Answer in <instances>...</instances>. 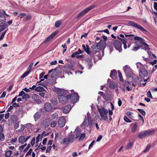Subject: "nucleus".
<instances>
[{
    "mask_svg": "<svg viewBox=\"0 0 157 157\" xmlns=\"http://www.w3.org/2000/svg\"><path fill=\"white\" fill-rule=\"evenodd\" d=\"M33 149L32 148L30 149L29 151L26 153L25 156H28L29 155L32 153Z\"/></svg>",
    "mask_w": 157,
    "mask_h": 157,
    "instance_id": "obj_56",
    "label": "nucleus"
},
{
    "mask_svg": "<svg viewBox=\"0 0 157 157\" xmlns=\"http://www.w3.org/2000/svg\"><path fill=\"white\" fill-rule=\"evenodd\" d=\"M4 18H2L1 17H0V24H5L6 21V17H5V19H4Z\"/></svg>",
    "mask_w": 157,
    "mask_h": 157,
    "instance_id": "obj_39",
    "label": "nucleus"
},
{
    "mask_svg": "<svg viewBox=\"0 0 157 157\" xmlns=\"http://www.w3.org/2000/svg\"><path fill=\"white\" fill-rule=\"evenodd\" d=\"M147 75V71L144 68L140 69L139 71L140 76L142 77H146Z\"/></svg>",
    "mask_w": 157,
    "mask_h": 157,
    "instance_id": "obj_14",
    "label": "nucleus"
},
{
    "mask_svg": "<svg viewBox=\"0 0 157 157\" xmlns=\"http://www.w3.org/2000/svg\"><path fill=\"white\" fill-rule=\"evenodd\" d=\"M6 31L3 32H2V34H1L0 37V40H2L4 36L5 35V34L6 33Z\"/></svg>",
    "mask_w": 157,
    "mask_h": 157,
    "instance_id": "obj_51",
    "label": "nucleus"
},
{
    "mask_svg": "<svg viewBox=\"0 0 157 157\" xmlns=\"http://www.w3.org/2000/svg\"><path fill=\"white\" fill-rule=\"evenodd\" d=\"M140 48L138 46H137V47H134L133 49H132V50L133 51H136Z\"/></svg>",
    "mask_w": 157,
    "mask_h": 157,
    "instance_id": "obj_64",
    "label": "nucleus"
},
{
    "mask_svg": "<svg viewBox=\"0 0 157 157\" xmlns=\"http://www.w3.org/2000/svg\"><path fill=\"white\" fill-rule=\"evenodd\" d=\"M95 7V5H93L89 6L85 10L82 11L77 16V18L79 19L83 16L84 15L91 10L94 9Z\"/></svg>",
    "mask_w": 157,
    "mask_h": 157,
    "instance_id": "obj_4",
    "label": "nucleus"
},
{
    "mask_svg": "<svg viewBox=\"0 0 157 157\" xmlns=\"http://www.w3.org/2000/svg\"><path fill=\"white\" fill-rule=\"evenodd\" d=\"M67 98L71 99V102L75 103L79 100V97L77 93H74L73 94H68Z\"/></svg>",
    "mask_w": 157,
    "mask_h": 157,
    "instance_id": "obj_3",
    "label": "nucleus"
},
{
    "mask_svg": "<svg viewBox=\"0 0 157 157\" xmlns=\"http://www.w3.org/2000/svg\"><path fill=\"white\" fill-rule=\"evenodd\" d=\"M113 44L116 50L118 51L119 52H121L122 51V44L119 40H114L113 42Z\"/></svg>",
    "mask_w": 157,
    "mask_h": 157,
    "instance_id": "obj_9",
    "label": "nucleus"
},
{
    "mask_svg": "<svg viewBox=\"0 0 157 157\" xmlns=\"http://www.w3.org/2000/svg\"><path fill=\"white\" fill-rule=\"evenodd\" d=\"M71 109V106L70 105H67L63 108V111L64 113H67L69 112Z\"/></svg>",
    "mask_w": 157,
    "mask_h": 157,
    "instance_id": "obj_21",
    "label": "nucleus"
},
{
    "mask_svg": "<svg viewBox=\"0 0 157 157\" xmlns=\"http://www.w3.org/2000/svg\"><path fill=\"white\" fill-rule=\"evenodd\" d=\"M98 32H104L106 33H107L108 34H109V31L107 29H106L104 30H99L98 31Z\"/></svg>",
    "mask_w": 157,
    "mask_h": 157,
    "instance_id": "obj_42",
    "label": "nucleus"
},
{
    "mask_svg": "<svg viewBox=\"0 0 157 157\" xmlns=\"http://www.w3.org/2000/svg\"><path fill=\"white\" fill-rule=\"evenodd\" d=\"M137 110L139 112H140L143 115L145 116V115L146 113L145 111L144 110L140 109H138Z\"/></svg>",
    "mask_w": 157,
    "mask_h": 157,
    "instance_id": "obj_41",
    "label": "nucleus"
},
{
    "mask_svg": "<svg viewBox=\"0 0 157 157\" xmlns=\"http://www.w3.org/2000/svg\"><path fill=\"white\" fill-rule=\"evenodd\" d=\"M4 139V136L2 133H0V140H2Z\"/></svg>",
    "mask_w": 157,
    "mask_h": 157,
    "instance_id": "obj_60",
    "label": "nucleus"
},
{
    "mask_svg": "<svg viewBox=\"0 0 157 157\" xmlns=\"http://www.w3.org/2000/svg\"><path fill=\"white\" fill-rule=\"evenodd\" d=\"M33 126V125L30 123H28L25 125V127L27 128H30L32 127Z\"/></svg>",
    "mask_w": 157,
    "mask_h": 157,
    "instance_id": "obj_38",
    "label": "nucleus"
},
{
    "mask_svg": "<svg viewBox=\"0 0 157 157\" xmlns=\"http://www.w3.org/2000/svg\"><path fill=\"white\" fill-rule=\"evenodd\" d=\"M40 113L37 112L33 116V117L35 121H36L38 120L40 117Z\"/></svg>",
    "mask_w": 157,
    "mask_h": 157,
    "instance_id": "obj_25",
    "label": "nucleus"
},
{
    "mask_svg": "<svg viewBox=\"0 0 157 157\" xmlns=\"http://www.w3.org/2000/svg\"><path fill=\"white\" fill-rule=\"evenodd\" d=\"M154 9L157 11V3L155 2L154 4ZM155 14L157 15V12L155 13Z\"/></svg>",
    "mask_w": 157,
    "mask_h": 157,
    "instance_id": "obj_57",
    "label": "nucleus"
},
{
    "mask_svg": "<svg viewBox=\"0 0 157 157\" xmlns=\"http://www.w3.org/2000/svg\"><path fill=\"white\" fill-rule=\"evenodd\" d=\"M57 33V32L55 31L54 33L51 34L49 36L47 37V39L44 40V43H46L48 42L56 36Z\"/></svg>",
    "mask_w": 157,
    "mask_h": 157,
    "instance_id": "obj_15",
    "label": "nucleus"
},
{
    "mask_svg": "<svg viewBox=\"0 0 157 157\" xmlns=\"http://www.w3.org/2000/svg\"><path fill=\"white\" fill-rule=\"evenodd\" d=\"M109 86L111 88H114L115 87V84L111 82L109 84Z\"/></svg>",
    "mask_w": 157,
    "mask_h": 157,
    "instance_id": "obj_52",
    "label": "nucleus"
},
{
    "mask_svg": "<svg viewBox=\"0 0 157 157\" xmlns=\"http://www.w3.org/2000/svg\"><path fill=\"white\" fill-rule=\"evenodd\" d=\"M50 125L51 127L54 128L56 127L57 124V121L55 120H51Z\"/></svg>",
    "mask_w": 157,
    "mask_h": 157,
    "instance_id": "obj_27",
    "label": "nucleus"
},
{
    "mask_svg": "<svg viewBox=\"0 0 157 157\" xmlns=\"http://www.w3.org/2000/svg\"><path fill=\"white\" fill-rule=\"evenodd\" d=\"M61 24V21L60 20L58 21L55 23V26L56 28H58L59 27Z\"/></svg>",
    "mask_w": 157,
    "mask_h": 157,
    "instance_id": "obj_35",
    "label": "nucleus"
},
{
    "mask_svg": "<svg viewBox=\"0 0 157 157\" xmlns=\"http://www.w3.org/2000/svg\"><path fill=\"white\" fill-rule=\"evenodd\" d=\"M98 94H99L101 95L103 98H105V94L104 92H102L99 91V92Z\"/></svg>",
    "mask_w": 157,
    "mask_h": 157,
    "instance_id": "obj_59",
    "label": "nucleus"
},
{
    "mask_svg": "<svg viewBox=\"0 0 157 157\" xmlns=\"http://www.w3.org/2000/svg\"><path fill=\"white\" fill-rule=\"evenodd\" d=\"M30 98V96L29 94H26L25 93L22 96V99H26Z\"/></svg>",
    "mask_w": 157,
    "mask_h": 157,
    "instance_id": "obj_36",
    "label": "nucleus"
},
{
    "mask_svg": "<svg viewBox=\"0 0 157 157\" xmlns=\"http://www.w3.org/2000/svg\"><path fill=\"white\" fill-rule=\"evenodd\" d=\"M137 123H135L133 127H132V131L133 133L134 132L137 128Z\"/></svg>",
    "mask_w": 157,
    "mask_h": 157,
    "instance_id": "obj_33",
    "label": "nucleus"
},
{
    "mask_svg": "<svg viewBox=\"0 0 157 157\" xmlns=\"http://www.w3.org/2000/svg\"><path fill=\"white\" fill-rule=\"evenodd\" d=\"M88 65L89 66V69H90L92 66V61L88 62Z\"/></svg>",
    "mask_w": 157,
    "mask_h": 157,
    "instance_id": "obj_61",
    "label": "nucleus"
},
{
    "mask_svg": "<svg viewBox=\"0 0 157 157\" xmlns=\"http://www.w3.org/2000/svg\"><path fill=\"white\" fill-rule=\"evenodd\" d=\"M100 49V47L97 44L96 45H93L91 48V51L94 54H95L98 52Z\"/></svg>",
    "mask_w": 157,
    "mask_h": 157,
    "instance_id": "obj_13",
    "label": "nucleus"
},
{
    "mask_svg": "<svg viewBox=\"0 0 157 157\" xmlns=\"http://www.w3.org/2000/svg\"><path fill=\"white\" fill-rule=\"evenodd\" d=\"M0 25V32L2 31L6 28L8 26L5 24H2Z\"/></svg>",
    "mask_w": 157,
    "mask_h": 157,
    "instance_id": "obj_32",
    "label": "nucleus"
},
{
    "mask_svg": "<svg viewBox=\"0 0 157 157\" xmlns=\"http://www.w3.org/2000/svg\"><path fill=\"white\" fill-rule=\"evenodd\" d=\"M12 153V151L9 150L6 152V153L5 156L6 157H9Z\"/></svg>",
    "mask_w": 157,
    "mask_h": 157,
    "instance_id": "obj_37",
    "label": "nucleus"
},
{
    "mask_svg": "<svg viewBox=\"0 0 157 157\" xmlns=\"http://www.w3.org/2000/svg\"><path fill=\"white\" fill-rule=\"evenodd\" d=\"M31 18V16L30 14H28L26 16V18L25 19V21H26L29 20Z\"/></svg>",
    "mask_w": 157,
    "mask_h": 157,
    "instance_id": "obj_53",
    "label": "nucleus"
},
{
    "mask_svg": "<svg viewBox=\"0 0 157 157\" xmlns=\"http://www.w3.org/2000/svg\"><path fill=\"white\" fill-rule=\"evenodd\" d=\"M78 54H79V53L78 52H75L73 53V54L71 55V58H74L75 57L76 55H78Z\"/></svg>",
    "mask_w": 157,
    "mask_h": 157,
    "instance_id": "obj_50",
    "label": "nucleus"
},
{
    "mask_svg": "<svg viewBox=\"0 0 157 157\" xmlns=\"http://www.w3.org/2000/svg\"><path fill=\"white\" fill-rule=\"evenodd\" d=\"M110 47V51L112 52L113 51V48L112 47V43H109L108 45Z\"/></svg>",
    "mask_w": 157,
    "mask_h": 157,
    "instance_id": "obj_63",
    "label": "nucleus"
},
{
    "mask_svg": "<svg viewBox=\"0 0 157 157\" xmlns=\"http://www.w3.org/2000/svg\"><path fill=\"white\" fill-rule=\"evenodd\" d=\"M44 90L45 89L43 87L40 86H38L35 89V90L38 92H43Z\"/></svg>",
    "mask_w": 157,
    "mask_h": 157,
    "instance_id": "obj_28",
    "label": "nucleus"
},
{
    "mask_svg": "<svg viewBox=\"0 0 157 157\" xmlns=\"http://www.w3.org/2000/svg\"><path fill=\"white\" fill-rule=\"evenodd\" d=\"M39 96L36 94H34L32 97V99L33 101L37 103H39L40 102V101L39 99Z\"/></svg>",
    "mask_w": 157,
    "mask_h": 157,
    "instance_id": "obj_19",
    "label": "nucleus"
},
{
    "mask_svg": "<svg viewBox=\"0 0 157 157\" xmlns=\"http://www.w3.org/2000/svg\"><path fill=\"white\" fill-rule=\"evenodd\" d=\"M123 44H124V48L125 49L127 48V40L126 39L125 40H123V42H122Z\"/></svg>",
    "mask_w": 157,
    "mask_h": 157,
    "instance_id": "obj_40",
    "label": "nucleus"
},
{
    "mask_svg": "<svg viewBox=\"0 0 157 157\" xmlns=\"http://www.w3.org/2000/svg\"><path fill=\"white\" fill-rule=\"evenodd\" d=\"M50 101L53 105H56L57 104L58 100L56 98L53 97L51 99Z\"/></svg>",
    "mask_w": 157,
    "mask_h": 157,
    "instance_id": "obj_26",
    "label": "nucleus"
},
{
    "mask_svg": "<svg viewBox=\"0 0 157 157\" xmlns=\"http://www.w3.org/2000/svg\"><path fill=\"white\" fill-rule=\"evenodd\" d=\"M98 45L100 47V49L104 48L106 46V43L105 41L101 40L97 43Z\"/></svg>",
    "mask_w": 157,
    "mask_h": 157,
    "instance_id": "obj_20",
    "label": "nucleus"
},
{
    "mask_svg": "<svg viewBox=\"0 0 157 157\" xmlns=\"http://www.w3.org/2000/svg\"><path fill=\"white\" fill-rule=\"evenodd\" d=\"M134 39L135 40H137L135 43V46H138L140 48L144 46L146 49H149L148 45L144 41V40L142 38L139 36H135Z\"/></svg>",
    "mask_w": 157,
    "mask_h": 157,
    "instance_id": "obj_1",
    "label": "nucleus"
},
{
    "mask_svg": "<svg viewBox=\"0 0 157 157\" xmlns=\"http://www.w3.org/2000/svg\"><path fill=\"white\" fill-rule=\"evenodd\" d=\"M124 121L128 123H130L132 122L126 116H125L124 117Z\"/></svg>",
    "mask_w": 157,
    "mask_h": 157,
    "instance_id": "obj_43",
    "label": "nucleus"
},
{
    "mask_svg": "<svg viewBox=\"0 0 157 157\" xmlns=\"http://www.w3.org/2000/svg\"><path fill=\"white\" fill-rule=\"evenodd\" d=\"M52 147V146H50L48 147L46 150V153H50V152L51 150Z\"/></svg>",
    "mask_w": 157,
    "mask_h": 157,
    "instance_id": "obj_48",
    "label": "nucleus"
},
{
    "mask_svg": "<svg viewBox=\"0 0 157 157\" xmlns=\"http://www.w3.org/2000/svg\"><path fill=\"white\" fill-rule=\"evenodd\" d=\"M128 23L130 25L140 30L141 31L147 32V30L146 29H144L140 25L135 23L132 21H128Z\"/></svg>",
    "mask_w": 157,
    "mask_h": 157,
    "instance_id": "obj_7",
    "label": "nucleus"
},
{
    "mask_svg": "<svg viewBox=\"0 0 157 157\" xmlns=\"http://www.w3.org/2000/svg\"><path fill=\"white\" fill-rule=\"evenodd\" d=\"M154 132L155 131L154 130L147 131L144 133L138 135V136L139 138L142 139L146 136L151 135L154 133Z\"/></svg>",
    "mask_w": 157,
    "mask_h": 157,
    "instance_id": "obj_8",
    "label": "nucleus"
},
{
    "mask_svg": "<svg viewBox=\"0 0 157 157\" xmlns=\"http://www.w3.org/2000/svg\"><path fill=\"white\" fill-rule=\"evenodd\" d=\"M25 94V93L22 90L19 93L18 97L21 96L22 97Z\"/></svg>",
    "mask_w": 157,
    "mask_h": 157,
    "instance_id": "obj_55",
    "label": "nucleus"
},
{
    "mask_svg": "<svg viewBox=\"0 0 157 157\" xmlns=\"http://www.w3.org/2000/svg\"><path fill=\"white\" fill-rule=\"evenodd\" d=\"M136 65L137 66V68H138L140 71V69L142 68V67L143 66V65L140 63H136Z\"/></svg>",
    "mask_w": 157,
    "mask_h": 157,
    "instance_id": "obj_34",
    "label": "nucleus"
},
{
    "mask_svg": "<svg viewBox=\"0 0 157 157\" xmlns=\"http://www.w3.org/2000/svg\"><path fill=\"white\" fill-rule=\"evenodd\" d=\"M18 140L19 142L21 144H23L24 143L26 142L25 137L24 136H20L18 138Z\"/></svg>",
    "mask_w": 157,
    "mask_h": 157,
    "instance_id": "obj_24",
    "label": "nucleus"
},
{
    "mask_svg": "<svg viewBox=\"0 0 157 157\" xmlns=\"http://www.w3.org/2000/svg\"><path fill=\"white\" fill-rule=\"evenodd\" d=\"M44 109L47 112H50L52 109L51 104L48 103H46L44 105Z\"/></svg>",
    "mask_w": 157,
    "mask_h": 157,
    "instance_id": "obj_16",
    "label": "nucleus"
},
{
    "mask_svg": "<svg viewBox=\"0 0 157 157\" xmlns=\"http://www.w3.org/2000/svg\"><path fill=\"white\" fill-rule=\"evenodd\" d=\"M26 15V13H20L19 15L18 16L19 17H20L21 18H22L23 17L25 16Z\"/></svg>",
    "mask_w": 157,
    "mask_h": 157,
    "instance_id": "obj_47",
    "label": "nucleus"
},
{
    "mask_svg": "<svg viewBox=\"0 0 157 157\" xmlns=\"http://www.w3.org/2000/svg\"><path fill=\"white\" fill-rule=\"evenodd\" d=\"M30 147V145L29 144H28V146L26 147L25 149L23 150V152L25 153L26 152L29 150V148Z\"/></svg>",
    "mask_w": 157,
    "mask_h": 157,
    "instance_id": "obj_45",
    "label": "nucleus"
},
{
    "mask_svg": "<svg viewBox=\"0 0 157 157\" xmlns=\"http://www.w3.org/2000/svg\"><path fill=\"white\" fill-rule=\"evenodd\" d=\"M118 76L120 79L121 81H122L123 80V78L122 76V74L121 72L120 71H118Z\"/></svg>",
    "mask_w": 157,
    "mask_h": 157,
    "instance_id": "obj_49",
    "label": "nucleus"
},
{
    "mask_svg": "<svg viewBox=\"0 0 157 157\" xmlns=\"http://www.w3.org/2000/svg\"><path fill=\"white\" fill-rule=\"evenodd\" d=\"M75 135L73 134H70L68 138H64L63 139V144H68L70 143L73 142L75 139Z\"/></svg>",
    "mask_w": 157,
    "mask_h": 157,
    "instance_id": "obj_5",
    "label": "nucleus"
},
{
    "mask_svg": "<svg viewBox=\"0 0 157 157\" xmlns=\"http://www.w3.org/2000/svg\"><path fill=\"white\" fill-rule=\"evenodd\" d=\"M65 119L63 117H60L57 122L58 125L60 127H63L65 125Z\"/></svg>",
    "mask_w": 157,
    "mask_h": 157,
    "instance_id": "obj_11",
    "label": "nucleus"
},
{
    "mask_svg": "<svg viewBox=\"0 0 157 157\" xmlns=\"http://www.w3.org/2000/svg\"><path fill=\"white\" fill-rule=\"evenodd\" d=\"M31 72V71H25L21 77V78H23L27 76Z\"/></svg>",
    "mask_w": 157,
    "mask_h": 157,
    "instance_id": "obj_31",
    "label": "nucleus"
},
{
    "mask_svg": "<svg viewBox=\"0 0 157 157\" xmlns=\"http://www.w3.org/2000/svg\"><path fill=\"white\" fill-rule=\"evenodd\" d=\"M82 46L84 51L86 52L87 54H89L90 53V48L88 45H86V47L83 44Z\"/></svg>",
    "mask_w": 157,
    "mask_h": 157,
    "instance_id": "obj_23",
    "label": "nucleus"
},
{
    "mask_svg": "<svg viewBox=\"0 0 157 157\" xmlns=\"http://www.w3.org/2000/svg\"><path fill=\"white\" fill-rule=\"evenodd\" d=\"M95 142V141L94 140H93L92 141V142H91V143H90V145L89 146V148H88L89 149H90L91 148V147H92V146L94 144V143Z\"/></svg>",
    "mask_w": 157,
    "mask_h": 157,
    "instance_id": "obj_58",
    "label": "nucleus"
},
{
    "mask_svg": "<svg viewBox=\"0 0 157 157\" xmlns=\"http://www.w3.org/2000/svg\"><path fill=\"white\" fill-rule=\"evenodd\" d=\"M150 147V145H149L147 146L145 150L143 151L144 152H146L149 150Z\"/></svg>",
    "mask_w": 157,
    "mask_h": 157,
    "instance_id": "obj_62",
    "label": "nucleus"
},
{
    "mask_svg": "<svg viewBox=\"0 0 157 157\" xmlns=\"http://www.w3.org/2000/svg\"><path fill=\"white\" fill-rule=\"evenodd\" d=\"M55 91L57 93L58 96L65 95L67 94L69 92L68 90H65L63 89L57 88L55 90Z\"/></svg>",
    "mask_w": 157,
    "mask_h": 157,
    "instance_id": "obj_10",
    "label": "nucleus"
},
{
    "mask_svg": "<svg viewBox=\"0 0 157 157\" xmlns=\"http://www.w3.org/2000/svg\"><path fill=\"white\" fill-rule=\"evenodd\" d=\"M147 95L148 97L149 98H152V96L151 93V92L150 91H148L147 93Z\"/></svg>",
    "mask_w": 157,
    "mask_h": 157,
    "instance_id": "obj_44",
    "label": "nucleus"
},
{
    "mask_svg": "<svg viewBox=\"0 0 157 157\" xmlns=\"http://www.w3.org/2000/svg\"><path fill=\"white\" fill-rule=\"evenodd\" d=\"M117 71L113 70L111 71L110 76L113 79L115 80L117 78Z\"/></svg>",
    "mask_w": 157,
    "mask_h": 157,
    "instance_id": "obj_18",
    "label": "nucleus"
},
{
    "mask_svg": "<svg viewBox=\"0 0 157 157\" xmlns=\"http://www.w3.org/2000/svg\"><path fill=\"white\" fill-rule=\"evenodd\" d=\"M57 116L58 114L57 113H53L51 115V120H57V119H58V117H57Z\"/></svg>",
    "mask_w": 157,
    "mask_h": 157,
    "instance_id": "obj_29",
    "label": "nucleus"
},
{
    "mask_svg": "<svg viewBox=\"0 0 157 157\" xmlns=\"http://www.w3.org/2000/svg\"><path fill=\"white\" fill-rule=\"evenodd\" d=\"M10 119L13 123H14L17 121V117L16 115H13L11 116Z\"/></svg>",
    "mask_w": 157,
    "mask_h": 157,
    "instance_id": "obj_30",
    "label": "nucleus"
},
{
    "mask_svg": "<svg viewBox=\"0 0 157 157\" xmlns=\"http://www.w3.org/2000/svg\"><path fill=\"white\" fill-rule=\"evenodd\" d=\"M50 124V121L48 119L45 120L43 123V125L46 128L48 127Z\"/></svg>",
    "mask_w": 157,
    "mask_h": 157,
    "instance_id": "obj_22",
    "label": "nucleus"
},
{
    "mask_svg": "<svg viewBox=\"0 0 157 157\" xmlns=\"http://www.w3.org/2000/svg\"><path fill=\"white\" fill-rule=\"evenodd\" d=\"M123 70L126 75H129L131 74L132 69L128 65H126L124 67Z\"/></svg>",
    "mask_w": 157,
    "mask_h": 157,
    "instance_id": "obj_17",
    "label": "nucleus"
},
{
    "mask_svg": "<svg viewBox=\"0 0 157 157\" xmlns=\"http://www.w3.org/2000/svg\"><path fill=\"white\" fill-rule=\"evenodd\" d=\"M98 111L101 117L103 118V120L107 121L108 120V117L107 116L108 111L107 109H105L104 107H102L101 109L98 108Z\"/></svg>",
    "mask_w": 157,
    "mask_h": 157,
    "instance_id": "obj_2",
    "label": "nucleus"
},
{
    "mask_svg": "<svg viewBox=\"0 0 157 157\" xmlns=\"http://www.w3.org/2000/svg\"><path fill=\"white\" fill-rule=\"evenodd\" d=\"M132 142H130L127 145L126 149L130 148L132 145Z\"/></svg>",
    "mask_w": 157,
    "mask_h": 157,
    "instance_id": "obj_46",
    "label": "nucleus"
},
{
    "mask_svg": "<svg viewBox=\"0 0 157 157\" xmlns=\"http://www.w3.org/2000/svg\"><path fill=\"white\" fill-rule=\"evenodd\" d=\"M75 134L76 135L75 139H77L79 137L78 140L80 141L84 139L85 137V133L81 134L80 130L77 129V128L75 130Z\"/></svg>",
    "mask_w": 157,
    "mask_h": 157,
    "instance_id": "obj_6",
    "label": "nucleus"
},
{
    "mask_svg": "<svg viewBox=\"0 0 157 157\" xmlns=\"http://www.w3.org/2000/svg\"><path fill=\"white\" fill-rule=\"evenodd\" d=\"M68 94L65 95H62L59 96L58 99L59 102L61 103H66L67 101L69 98H67Z\"/></svg>",
    "mask_w": 157,
    "mask_h": 157,
    "instance_id": "obj_12",
    "label": "nucleus"
},
{
    "mask_svg": "<svg viewBox=\"0 0 157 157\" xmlns=\"http://www.w3.org/2000/svg\"><path fill=\"white\" fill-rule=\"evenodd\" d=\"M5 16L4 15L3 12H0V17L2 18H4V20L5 19Z\"/></svg>",
    "mask_w": 157,
    "mask_h": 157,
    "instance_id": "obj_54",
    "label": "nucleus"
}]
</instances>
